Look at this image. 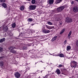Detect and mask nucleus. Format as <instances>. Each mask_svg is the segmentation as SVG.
<instances>
[{
    "mask_svg": "<svg viewBox=\"0 0 78 78\" xmlns=\"http://www.w3.org/2000/svg\"><path fill=\"white\" fill-rule=\"evenodd\" d=\"M78 64V63L76 62L75 61H74L72 62L71 64V67L74 68H76V65Z\"/></svg>",
    "mask_w": 78,
    "mask_h": 78,
    "instance_id": "1",
    "label": "nucleus"
},
{
    "mask_svg": "<svg viewBox=\"0 0 78 78\" xmlns=\"http://www.w3.org/2000/svg\"><path fill=\"white\" fill-rule=\"evenodd\" d=\"M36 7V5H31L29 6V9L30 10H34Z\"/></svg>",
    "mask_w": 78,
    "mask_h": 78,
    "instance_id": "2",
    "label": "nucleus"
},
{
    "mask_svg": "<svg viewBox=\"0 0 78 78\" xmlns=\"http://www.w3.org/2000/svg\"><path fill=\"white\" fill-rule=\"evenodd\" d=\"M64 9V6H62L57 9V12H61L63 11Z\"/></svg>",
    "mask_w": 78,
    "mask_h": 78,
    "instance_id": "3",
    "label": "nucleus"
},
{
    "mask_svg": "<svg viewBox=\"0 0 78 78\" xmlns=\"http://www.w3.org/2000/svg\"><path fill=\"white\" fill-rule=\"evenodd\" d=\"M66 21L67 23H69L72 22V19L71 18H66Z\"/></svg>",
    "mask_w": 78,
    "mask_h": 78,
    "instance_id": "4",
    "label": "nucleus"
},
{
    "mask_svg": "<svg viewBox=\"0 0 78 78\" xmlns=\"http://www.w3.org/2000/svg\"><path fill=\"white\" fill-rule=\"evenodd\" d=\"M42 31L43 33H50V31L49 30L44 29L42 30Z\"/></svg>",
    "mask_w": 78,
    "mask_h": 78,
    "instance_id": "5",
    "label": "nucleus"
},
{
    "mask_svg": "<svg viewBox=\"0 0 78 78\" xmlns=\"http://www.w3.org/2000/svg\"><path fill=\"white\" fill-rule=\"evenodd\" d=\"M46 27L47 29H49V30H51V29H53V28H54V26L50 27L49 26H48L47 25H46Z\"/></svg>",
    "mask_w": 78,
    "mask_h": 78,
    "instance_id": "6",
    "label": "nucleus"
},
{
    "mask_svg": "<svg viewBox=\"0 0 78 78\" xmlns=\"http://www.w3.org/2000/svg\"><path fill=\"white\" fill-rule=\"evenodd\" d=\"M15 76L16 78H19L20 76V73L18 72H16V73L15 75Z\"/></svg>",
    "mask_w": 78,
    "mask_h": 78,
    "instance_id": "7",
    "label": "nucleus"
},
{
    "mask_svg": "<svg viewBox=\"0 0 78 78\" xmlns=\"http://www.w3.org/2000/svg\"><path fill=\"white\" fill-rule=\"evenodd\" d=\"M73 11L75 12H76L78 11V8L76 7H74L73 8Z\"/></svg>",
    "mask_w": 78,
    "mask_h": 78,
    "instance_id": "8",
    "label": "nucleus"
},
{
    "mask_svg": "<svg viewBox=\"0 0 78 78\" xmlns=\"http://www.w3.org/2000/svg\"><path fill=\"white\" fill-rule=\"evenodd\" d=\"M1 5L3 7V8H7V5H6V3H2Z\"/></svg>",
    "mask_w": 78,
    "mask_h": 78,
    "instance_id": "9",
    "label": "nucleus"
},
{
    "mask_svg": "<svg viewBox=\"0 0 78 78\" xmlns=\"http://www.w3.org/2000/svg\"><path fill=\"white\" fill-rule=\"evenodd\" d=\"M72 31H71L69 32L68 35V39H70V37H71L70 35L72 34Z\"/></svg>",
    "mask_w": 78,
    "mask_h": 78,
    "instance_id": "10",
    "label": "nucleus"
},
{
    "mask_svg": "<svg viewBox=\"0 0 78 78\" xmlns=\"http://www.w3.org/2000/svg\"><path fill=\"white\" fill-rule=\"evenodd\" d=\"M54 2V0H49V3L50 5H51L53 4Z\"/></svg>",
    "mask_w": 78,
    "mask_h": 78,
    "instance_id": "11",
    "label": "nucleus"
},
{
    "mask_svg": "<svg viewBox=\"0 0 78 78\" xmlns=\"http://www.w3.org/2000/svg\"><path fill=\"white\" fill-rule=\"evenodd\" d=\"M3 30L4 31H8V27L5 26L3 28Z\"/></svg>",
    "mask_w": 78,
    "mask_h": 78,
    "instance_id": "12",
    "label": "nucleus"
},
{
    "mask_svg": "<svg viewBox=\"0 0 78 78\" xmlns=\"http://www.w3.org/2000/svg\"><path fill=\"white\" fill-rule=\"evenodd\" d=\"M15 48V47H12L10 46L9 48V49L10 50H12L13 49H14Z\"/></svg>",
    "mask_w": 78,
    "mask_h": 78,
    "instance_id": "13",
    "label": "nucleus"
},
{
    "mask_svg": "<svg viewBox=\"0 0 78 78\" xmlns=\"http://www.w3.org/2000/svg\"><path fill=\"white\" fill-rule=\"evenodd\" d=\"M66 48H67L66 50L67 51H69V50L71 49V47H70V46H67Z\"/></svg>",
    "mask_w": 78,
    "mask_h": 78,
    "instance_id": "14",
    "label": "nucleus"
},
{
    "mask_svg": "<svg viewBox=\"0 0 78 78\" xmlns=\"http://www.w3.org/2000/svg\"><path fill=\"white\" fill-rule=\"evenodd\" d=\"M58 56H59L61 58H63L64 57V54H60L59 55V54H58Z\"/></svg>",
    "mask_w": 78,
    "mask_h": 78,
    "instance_id": "15",
    "label": "nucleus"
},
{
    "mask_svg": "<svg viewBox=\"0 0 78 78\" xmlns=\"http://www.w3.org/2000/svg\"><path fill=\"white\" fill-rule=\"evenodd\" d=\"M64 31H65V29H63L61 30L60 33V34H62V33H63Z\"/></svg>",
    "mask_w": 78,
    "mask_h": 78,
    "instance_id": "16",
    "label": "nucleus"
},
{
    "mask_svg": "<svg viewBox=\"0 0 78 78\" xmlns=\"http://www.w3.org/2000/svg\"><path fill=\"white\" fill-rule=\"evenodd\" d=\"M5 38H4L2 39H1L0 41V42L1 43H2V42H4L5 41Z\"/></svg>",
    "mask_w": 78,
    "mask_h": 78,
    "instance_id": "17",
    "label": "nucleus"
},
{
    "mask_svg": "<svg viewBox=\"0 0 78 78\" xmlns=\"http://www.w3.org/2000/svg\"><path fill=\"white\" fill-rule=\"evenodd\" d=\"M55 72L57 73V74H60V70L59 69H57Z\"/></svg>",
    "mask_w": 78,
    "mask_h": 78,
    "instance_id": "18",
    "label": "nucleus"
},
{
    "mask_svg": "<svg viewBox=\"0 0 78 78\" xmlns=\"http://www.w3.org/2000/svg\"><path fill=\"white\" fill-rule=\"evenodd\" d=\"M24 9V6H22L21 7L20 10L21 11H23Z\"/></svg>",
    "mask_w": 78,
    "mask_h": 78,
    "instance_id": "19",
    "label": "nucleus"
},
{
    "mask_svg": "<svg viewBox=\"0 0 78 78\" xmlns=\"http://www.w3.org/2000/svg\"><path fill=\"white\" fill-rule=\"evenodd\" d=\"M28 22H32L33 21V19L32 18H29L27 20Z\"/></svg>",
    "mask_w": 78,
    "mask_h": 78,
    "instance_id": "20",
    "label": "nucleus"
},
{
    "mask_svg": "<svg viewBox=\"0 0 78 78\" xmlns=\"http://www.w3.org/2000/svg\"><path fill=\"white\" fill-rule=\"evenodd\" d=\"M57 36L54 37L52 39V40L54 41H55L56 39V38H57Z\"/></svg>",
    "mask_w": 78,
    "mask_h": 78,
    "instance_id": "21",
    "label": "nucleus"
},
{
    "mask_svg": "<svg viewBox=\"0 0 78 78\" xmlns=\"http://www.w3.org/2000/svg\"><path fill=\"white\" fill-rule=\"evenodd\" d=\"M53 56H59V54H55V53L53 54Z\"/></svg>",
    "mask_w": 78,
    "mask_h": 78,
    "instance_id": "22",
    "label": "nucleus"
},
{
    "mask_svg": "<svg viewBox=\"0 0 78 78\" xmlns=\"http://www.w3.org/2000/svg\"><path fill=\"white\" fill-rule=\"evenodd\" d=\"M0 65L1 66H3V62L2 61L0 62Z\"/></svg>",
    "mask_w": 78,
    "mask_h": 78,
    "instance_id": "23",
    "label": "nucleus"
},
{
    "mask_svg": "<svg viewBox=\"0 0 78 78\" xmlns=\"http://www.w3.org/2000/svg\"><path fill=\"white\" fill-rule=\"evenodd\" d=\"M12 28H15L16 27V23H13L12 25Z\"/></svg>",
    "mask_w": 78,
    "mask_h": 78,
    "instance_id": "24",
    "label": "nucleus"
},
{
    "mask_svg": "<svg viewBox=\"0 0 78 78\" xmlns=\"http://www.w3.org/2000/svg\"><path fill=\"white\" fill-rule=\"evenodd\" d=\"M36 3V1L35 0H32V4H34Z\"/></svg>",
    "mask_w": 78,
    "mask_h": 78,
    "instance_id": "25",
    "label": "nucleus"
},
{
    "mask_svg": "<svg viewBox=\"0 0 78 78\" xmlns=\"http://www.w3.org/2000/svg\"><path fill=\"white\" fill-rule=\"evenodd\" d=\"M62 1V0H57V2L58 3H60Z\"/></svg>",
    "mask_w": 78,
    "mask_h": 78,
    "instance_id": "26",
    "label": "nucleus"
},
{
    "mask_svg": "<svg viewBox=\"0 0 78 78\" xmlns=\"http://www.w3.org/2000/svg\"><path fill=\"white\" fill-rule=\"evenodd\" d=\"M48 25H53V23H51V22H48Z\"/></svg>",
    "mask_w": 78,
    "mask_h": 78,
    "instance_id": "27",
    "label": "nucleus"
},
{
    "mask_svg": "<svg viewBox=\"0 0 78 78\" xmlns=\"http://www.w3.org/2000/svg\"><path fill=\"white\" fill-rule=\"evenodd\" d=\"M11 52H12V53H16V51L14 50H11Z\"/></svg>",
    "mask_w": 78,
    "mask_h": 78,
    "instance_id": "28",
    "label": "nucleus"
},
{
    "mask_svg": "<svg viewBox=\"0 0 78 78\" xmlns=\"http://www.w3.org/2000/svg\"><path fill=\"white\" fill-rule=\"evenodd\" d=\"M0 2L1 3L5 2V0H0Z\"/></svg>",
    "mask_w": 78,
    "mask_h": 78,
    "instance_id": "29",
    "label": "nucleus"
},
{
    "mask_svg": "<svg viewBox=\"0 0 78 78\" xmlns=\"http://www.w3.org/2000/svg\"><path fill=\"white\" fill-rule=\"evenodd\" d=\"M62 23H60L59 24V27H62Z\"/></svg>",
    "mask_w": 78,
    "mask_h": 78,
    "instance_id": "30",
    "label": "nucleus"
},
{
    "mask_svg": "<svg viewBox=\"0 0 78 78\" xmlns=\"http://www.w3.org/2000/svg\"><path fill=\"white\" fill-rule=\"evenodd\" d=\"M3 51V48H0V51Z\"/></svg>",
    "mask_w": 78,
    "mask_h": 78,
    "instance_id": "31",
    "label": "nucleus"
},
{
    "mask_svg": "<svg viewBox=\"0 0 78 78\" xmlns=\"http://www.w3.org/2000/svg\"><path fill=\"white\" fill-rule=\"evenodd\" d=\"M76 46L77 47H78V40L77 41V42L76 43Z\"/></svg>",
    "mask_w": 78,
    "mask_h": 78,
    "instance_id": "32",
    "label": "nucleus"
},
{
    "mask_svg": "<svg viewBox=\"0 0 78 78\" xmlns=\"http://www.w3.org/2000/svg\"><path fill=\"white\" fill-rule=\"evenodd\" d=\"M3 57H0V60H2V59H3Z\"/></svg>",
    "mask_w": 78,
    "mask_h": 78,
    "instance_id": "33",
    "label": "nucleus"
},
{
    "mask_svg": "<svg viewBox=\"0 0 78 78\" xmlns=\"http://www.w3.org/2000/svg\"><path fill=\"white\" fill-rule=\"evenodd\" d=\"M67 43V40H65V41L64 42V44H66Z\"/></svg>",
    "mask_w": 78,
    "mask_h": 78,
    "instance_id": "34",
    "label": "nucleus"
},
{
    "mask_svg": "<svg viewBox=\"0 0 78 78\" xmlns=\"http://www.w3.org/2000/svg\"><path fill=\"white\" fill-rule=\"evenodd\" d=\"M59 67H62V65H59Z\"/></svg>",
    "mask_w": 78,
    "mask_h": 78,
    "instance_id": "35",
    "label": "nucleus"
},
{
    "mask_svg": "<svg viewBox=\"0 0 78 78\" xmlns=\"http://www.w3.org/2000/svg\"><path fill=\"white\" fill-rule=\"evenodd\" d=\"M48 53H49V54H50L49 55H52V54H51L50 53H49V52H48Z\"/></svg>",
    "mask_w": 78,
    "mask_h": 78,
    "instance_id": "36",
    "label": "nucleus"
},
{
    "mask_svg": "<svg viewBox=\"0 0 78 78\" xmlns=\"http://www.w3.org/2000/svg\"><path fill=\"white\" fill-rule=\"evenodd\" d=\"M73 3H74V2H71V4H73Z\"/></svg>",
    "mask_w": 78,
    "mask_h": 78,
    "instance_id": "37",
    "label": "nucleus"
},
{
    "mask_svg": "<svg viewBox=\"0 0 78 78\" xmlns=\"http://www.w3.org/2000/svg\"><path fill=\"white\" fill-rule=\"evenodd\" d=\"M75 0L77 2H78V0Z\"/></svg>",
    "mask_w": 78,
    "mask_h": 78,
    "instance_id": "38",
    "label": "nucleus"
},
{
    "mask_svg": "<svg viewBox=\"0 0 78 78\" xmlns=\"http://www.w3.org/2000/svg\"><path fill=\"white\" fill-rule=\"evenodd\" d=\"M30 67H28V69H30Z\"/></svg>",
    "mask_w": 78,
    "mask_h": 78,
    "instance_id": "39",
    "label": "nucleus"
},
{
    "mask_svg": "<svg viewBox=\"0 0 78 78\" xmlns=\"http://www.w3.org/2000/svg\"><path fill=\"white\" fill-rule=\"evenodd\" d=\"M44 69H46V68L44 67Z\"/></svg>",
    "mask_w": 78,
    "mask_h": 78,
    "instance_id": "40",
    "label": "nucleus"
},
{
    "mask_svg": "<svg viewBox=\"0 0 78 78\" xmlns=\"http://www.w3.org/2000/svg\"><path fill=\"white\" fill-rule=\"evenodd\" d=\"M23 50H25V48H23Z\"/></svg>",
    "mask_w": 78,
    "mask_h": 78,
    "instance_id": "41",
    "label": "nucleus"
},
{
    "mask_svg": "<svg viewBox=\"0 0 78 78\" xmlns=\"http://www.w3.org/2000/svg\"><path fill=\"white\" fill-rule=\"evenodd\" d=\"M28 0V1H30V0Z\"/></svg>",
    "mask_w": 78,
    "mask_h": 78,
    "instance_id": "42",
    "label": "nucleus"
},
{
    "mask_svg": "<svg viewBox=\"0 0 78 78\" xmlns=\"http://www.w3.org/2000/svg\"><path fill=\"white\" fill-rule=\"evenodd\" d=\"M41 73H42V71H41Z\"/></svg>",
    "mask_w": 78,
    "mask_h": 78,
    "instance_id": "43",
    "label": "nucleus"
},
{
    "mask_svg": "<svg viewBox=\"0 0 78 78\" xmlns=\"http://www.w3.org/2000/svg\"><path fill=\"white\" fill-rule=\"evenodd\" d=\"M41 62H42V61H41Z\"/></svg>",
    "mask_w": 78,
    "mask_h": 78,
    "instance_id": "44",
    "label": "nucleus"
}]
</instances>
